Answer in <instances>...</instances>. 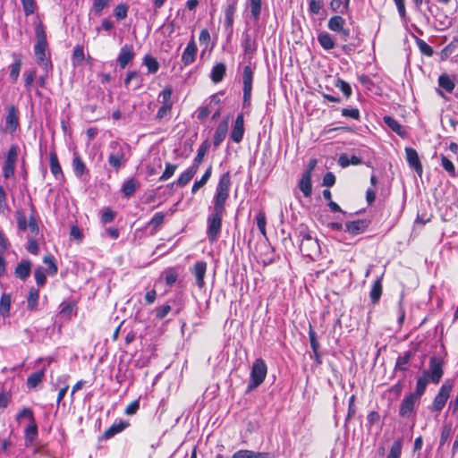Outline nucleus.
Returning a JSON list of instances; mask_svg holds the SVG:
<instances>
[{
	"instance_id": "obj_10",
	"label": "nucleus",
	"mask_w": 458,
	"mask_h": 458,
	"mask_svg": "<svg viewBox=\"0 0 458 458\" xmlns=\"http://www.w3.org/2000/svg\"><path fill=\"white\" fill-rule=\"evenodd\" d=\"M20 127V111L17 106L11 105L7 107L4 118V131L13 134Z\"/></svg>"
},
{
	"instance_id": "obj_49",
	"label": "nucleus",
	"mask_w": 458,
	"mask_h": 458,
	"mask_svg": "<svg viewBox=\"0 0 458 458\" xmlns=\"http://www.w3.org/2000/svg\"><path fill=\"white\" fill-rule=\"evenodd\" d=\"M251 16L255 21L259 20L261 13V0H250Z\"/></svg>"
},
{
	"instance_id": "obj_39",
	"label": "nucleus",
	"mask_w": 458,
	"mask_h": 458,
	"mask_svg": "<svg viewBox=\"0 0 458 458\" xmlns=\"http://www.w3.org/2000/svg\"><path fill=\"white\" fill-rule=\"evenodd\" d=\"M431 383V381L427 378L423 374L418 377L416 383V390L411 394H416L417 398H420V396L425 393L427 386Z\"/></svg>"
},
{
	"instance_id": "obj_46",
	"label": "nucleus",
	"mask_w": 458,
	"mask_h": 458,
	"mask_svg": "<svg viewBox=\"0 0 458 458\" xmlns=\"http://www.w3.org/2000/svg\"><path fill=\"white\" fill-rule=\"evenodd\" d=\"M11 307V296L4 293L0 299V314L4 317L8 316Z\"/></svg>"
},
{
	"instance_id": "obj_43",
	"label": "nucleus",
	"mask_w": 458,
	"mask_h": 458,
	"mask_svg": "<svg viewBox=\"0 0 458 458\" xmlns=\"http://www.w3.org/2000/svg\"><path fill=\"white\" fill-rule=\"evenodd\" d=\"M211 172H212V168H211V166H209L206 170V172L204 173L202 177L199 180L195 181V182L193 183L192 188H191V192L193 194H195L201 187H203L207 183V182L208 181V179L211 176Z\"/></svg>"
},
{
	"instance_id": "obj_15",
	"label": "nucleus",
	"mask_w": 458,
	"mask_h": 458,
	"mask_svg": "<svg viewBox=\"0 0 458 458\" xmlns=\"http://www.w3.org/2000/svg\"><path fill=\"white\" fill-rule=\"evenodd\" d=\"M198 53V47L192 36L190 42L187 44L182 55V63L184 66H189L195 62Z\"/></svg>"
},
{
	"instance_id": "obj_33",
	"label": "nucleus",
	"mask_w": 458,
	"mask_h": 458,
	"mask_svg": "<svg viewBox=\"0 0 458 458\" xmlns=\"http://www.w3.org/2000/svg\"><path fill=\"white\" fill-rule=\"evenodd\" d=\"M196 173L197 170L195 169V167L190 166L179 176V178L174 183H176L178 187H184L190 182V181L193 178Z\"/></svg>"
},
{
	"instance_id": "obj_48",
	"label": "nucleus",
	"mask_w": 458,
	"mask_h": 458,
	"mask_svg": "<svg viewBox=\"0 0 458 458\" xmlns=\"http://www.w3.org/2000/svg\"><path fill=\"white\" fill-rule=\"evenodd\" d=\"M11 208L7 203V196L4 191V189L2 185H0V214L5 215L9 213Z\"/></svg>"
},
{
	"instance_id": "obj_5",
	"label": "nucleus",
	"mask_w": 458,
	"mask_h": 458,
	"mask_svg": "<svg viewBox=\"0 0 458 458\" xmlns=\"http://www.w3.org/2000/svg\"><path fill=\"white\" fill-rule=\"evenodd\" d=\"M267 373V367L264 360L261 358L255 360L252 364L247 392L259 387L264 382Z\"/></svg>"
},
{
	"instance_id": "obj_6",
	"label": "nucleus",
	"mask_w": 458,
	"mask_h": 458,
	"mask_svg": "<svg viewBox=\"0 0 458 458\" xmlns=\"http://www.w3.org/2000/svg\"><path fill=\"white\" fill-rule=\"evenodd\" d=\"M224 215L211 211L207 218V236L210 243L216 242L220 236Z\"/></svg>"
},
{
	"instance_id": "obj_2",
	"label": "nucleus",
	"mask_w": 458,
	"mask_h": 458,
	"mask_svg": "<svg viewBox=\"0 0 458 458\" xmlns=\"http://www.w3.org/2000/svg\"><path fill=\"white\" fill-rule=\"evenodd\" d=\"M35 35L37 42L34 47V54L38 64L47 73L52 70V64L46 56L47 47V33L42 22H38L35 27Z\"/></svg>"
},
{
	"instance_id": "obj_17",
	"label": "nucleus",
	"mask_w": 458,
	"mask_h": 458,
	"mask_svg": "<svg viewBox=\"0 0 458 458\" xmlns=\"http://www.w3.org/2000/svg\"><path fill=\"white\" fill-rule=\"evenodd\" d=\"M419 398L416 397V394H410L402 401L400 405L399 414L401 417L408 418L411 415L416 402Z\"/></svg>"
},
{
	"instance_id": "obj_34",
	"label": "nucleus",
	"mask_w": 458,
	"mask_h": 458,
	"mask_svg": "<svg viewBox=\"0 0 458 458\" xmlns=\"http://www.w3.org/2000/svg\"><path fill=\"white\" fill-rule=\"evenodd\" d=\"M44 377V369L30 374L27 378V386L29 388H36L42 382Z\"/></svg>"
},
{
	"instance_id": "obj_9",
	"label": "nucleus",
	"mask_w": 458,
	"mask_h": 458,
	"mask_svg": "<svg viewBox=\"0 0 458 458\" xmlns=\"http://www.w3.org/2000/svg\"><path fill=\"white\" fill-rule=\"evenodd\" d=\"M253 70L250 65L243 68L242 72V85H243V107L250 106L252 82H253Z\"/></svg>"
},
{
	"instance_id": "obj_37",
	"label": "nucleus",
	"mask_w": 458,
	"mask_h": 458,
	"mask_svg": "<svg viewBox=\"0 0 458 458\" xmlns=\"http://www.w3.org/2000/svg\"><path fill=\"white\" fill-rule=\"evenodd\" d=\"M361 163H362V160L354 155L349 157L346 154H342L338 158L339 165L344 168L349 166L350 165H360Z\"/></svg>"
},
{
	"instance_id": "obj_36",
	"label": "nucleus",
	"mask_w": 458,
	"mask_h": 458,
	"mask_svg": "<svg viewBox=\"0 0 458 458\" xmlns=\"http://www.w3.org/2000/svg\"><path fill=\"white\" fill-rule=\"evenodd\" d=\"M382 295V278H377L372 284L369 297L373 303H377Z\"/></svg>"
},
{
	"instance_id": "obj_24",
	"label": "nucleus",
	"mask_w": 458,
	"mask_h": 458,
	"mask_svg": "<svg viewBox=\"0 0 458 458\" xmlns=\"http://www.w3.org/2000/svg\"><path fill=\"white\" fill-rule=\"evenodd\" d=\"M238 0H227V4L225 9V26L226 28H232L233 25V16L236 11Z\"/></svg>"
},
{
	"instance_id": "obj_16",
	"label": "nucleus",
	"mask_w": 458,
	"mask_h": 458,
	"mask_svg": "<svg viewBox=\"0 0 458 458\" xmlns=\"http://www.w3.org/2000/svg\"><path fill=\"white\" fill-rule=\"evenodd\" d=\"M207 267L208 265L205 261H198L193 265L191 272L195 277L196 284L199 289L204 288L206 284L204 278L206 276Z\"/></svg>"
},
{
	"instance_id": "obj_25",
	"label": "nucleus",
	"mask_w": 458,
	"mask_h": 458,
	"mask_svg": "<svg viewBox=\"0 0 458 458\" xmlns=\"http://www.w3.org/2000/svg\"><path fill=\"white\" fill-rule=\"evenodd\" d=\"M299 188L305 197H310L312 193V183L310 171H306L300 180Z\"/></svg>"
},
{
	"instance_id": "obj_38",
	"label": "nucleus",
	"mask_w": 458,
	"mask_h": 458,
	"mask_svg": "<svg viewBox=\"0 0 458 458\" xmlns=\"http://www.w3.org/2000/svg\"><path fill=\"white\" fill-rule=\"evenodd\" d=\"M318 41L325 50H330L335 47V40L331 35L327 32L319 33Z\"/></svg>"
},
{
	"instance_id": "obj_51",
	"label": "nucleus",
	"mask_w": 458,
	"mask_h": 458,
	"mask_svg": "<svg viewBox=\"0 0 458 458\" xmlns=\"http://www.w3.org/2000/svg\"><path fill=\"white\" fill-rule=\"evenodd\" d=\"M173 89L171 87H165L159 94V98H162L163 105L173 106V101L171 100Z\"/></svg>"
},
{
	"instance_id": "obj_4",
	"label": "nucleus",
	"mask_w": 458,
	"mask_h": 458,
	"mask_svg": "<svg viewBox=\"0 0 458 458\" xmlns=\"http://www.w3.org/2000/svg\"><path fill=\"white\" fill-rule=\"evenodd\" d=\"M19 155L20 147L17 144H12L4 156L2 166L3 177L5 180H9L14 177L15 167L18 162Z\"/></svg>"
},
{
	"instance_id": "obj_27",
	"label": "nucleus",
	"mask_w": 458,
	"mask_h": 458,
	"mask_svg": "<svg viewBox=\"0 0 458 458\" xmlns=\"http://www.w3.org/2000/svg\"><path fill=\"white\" fill-rule=\"evenodd\" d=\"M140 182L137 179L131 177L123 183L122 191L126 198H131L134 195L136 190L139 188Z\"/></svg>"
},
{
	"instance_id": "obj_3",
	"label": "nucleus",
	"mask_w": 458,
	"mask_h": 458,
	"mask_svg": "<svg viewBox=\"0 0 458 458\" xmlns=\"http://www.w3.org/2000/svg\"><path fill=\"white\" fill-rule=\"evenodd\" d=\"M230 186L231 176L229 172H227L220 176L216 188V193L212 200L213 212L225 214V202L229 197Z\"/></svg>"
},
{
	"instance_id": "obj_21",
	"label": "nucleus",
	"mask_w": 458,
	"mask_h": 458,
	"mask_svg": "<svg viewBox=\"0 0 458 458\" xmlns=\"http://www.w3.org/2000/svg\"><path fill=\"white\" fill-rule=\"evenodd\" d=\"M369 222L366 219H358L345 224L346 232L356 235L362 233L369 227Z\"/></svg>"
},
{
	"instance_id": "obj_45",
	"label": "nucleus",
	"mask_w": 458,
	"mask_h": 458,
	"mask_svg": "<svg viewBox=\"0 0 458 458\" xmlns=\"http://www.w3.org/2000/svg\"><path fill=\"white\" fill-rule=\"evenodd\" d=\"M39 292L38 290L32 288L29 293V296L27 299L28 309L30 310H34L37 309L38 303Z\"/></svg>"
},
{
	"instance_id": "obj_57",
	"label": "nucleus",
	"mask_w": 458,
	"mask_h": 458,
	"mask_svg": "<svg viewBox=\"0 0 458 458\" xmlns=\"http://www.w3.org/2000/svg\"><path fill=\"white\" fill-rule=\"evenodd\" d=\"M34 276L37 284L40 287L44 286L47 280L45 269L41 267H37L34 272Z\"/></svg>"
},
{
	"instance_id": "obj_41",
	"label": "nucleus",
	"mask_w": 458,
	"mask_h": 458,
	"mask_svg": "<svg viewBox=\"0 0 458 458\" xmlns=\"http://www.w3.org/2000/svg\"><path fill=\"white\" fill-rule=\"evenodd\" d=\"M143 64L148 68L149 73H156L159 70V63L157 59L149 55H146L143 58Z\"/></svg>"
},
{
	"instance_id": "obj_13",
	"label": "nucleus",
	"mask_w": 458,
	"mask_h": 458,
	"mask_svg": "<svg viewBox=\"0 0 458 458\" xmlns=\"http://www.w3.org/2000/svg\"><path fill=\"white\" fill-rule=\"evenodd\" d=\"M452 390V386L447 384L442 385L439 389L438 394L436 395L433 402V410L436 411H440L446 403V401L449 398L450 393Z\"/></svg>"
},
{
	"instance_id": "obj_1",
	"label": "nucleus",
	"mask_w": 458,
	"mask_h": 458,
	"mask_svg": "<svg viewBox=\"0 0 458 458\" xmlns=\"http://www.w3.org/2000/svg\"><path fill=\"white\" fill-rule=\"evenodd\" d=\"M295 233L300 241V250L304 256L314 259L320 253V246L317 238L306 225H300L296 228Z\"/></svg>"
},
{
	"instance_id": "obj_50",
	"label": "nucleus",
	"mask_w": 458,
	"mask_h": 458,
	"mask_svg": "<svg viewBox=\"0 0 458 458\" xmlns=\"http://www.w3.org/2000/svg\"><path fill=\"white\" fill-rule=\"evenodd\" d=\"M129 7L125 4H119L114 10V14L118 21L127 17Z\"/></svg>"
},
{
	"instance_id": "obj_18",
	"label": "nucleus",
	"mask_w": 458,
	"mask_h": 458,
	"mask_svg": "<svg viewBox=\"0 0 458 458\" xmlns=\"http://www.w3.org/2000/svg\"><path fill=\"white\" fill-rule=\"evenodd\" d=\"M405 152H406V160H407L409 165L412 169H414V171L419 175H421L423 168H422V165L420 161L417 151L414 148H406Z\"/></svg>"
},
{
	"instance_id": "obj_23",
	"label": "nucleus",
	"mask_w": 458,
	"mask_h": 458,
	"mask_svg": "<svg viewBox=\"0 0 458 458\" xmlns=\"http://www.w3.org/2000/svg\"><path fill=\"white\" fill-rule=\"evenodd\" d=\"M49 165L51 173L56 180H63L64 178L57 155L55 151L49 153Z\"/></svg>"
},
{
	"instance_id": "obj_60",
	"label": "nucleus",
	"mask_w": 458,
	"mask_h": 458,
	"mask_svg": "<svg viewBox=\"0 0 458 458\" xmlns=\"http://www.w3.org/2000/svg\"><path fill=\"white\" fill-rule=\"evenodd\" d=\"M441 165L444 169L451 175L455 176V168L453 162L445 156L441 157Z\"/></svg>"
},
{
	"instance_id": "obj_56",
	"label": "nucleus",
	"mask_w": 458,
	"mask_h": 458,
	"mask_svg": "<svg viewBox=\"0 0 458 458\" xmlns=\"http://www.w3.org/2000/svg\"><path fill=\"white\" fill-rule=\"evenodd\" d=\"M416 43H417V46H418L420 51L421 52V54H423L424 55H427V56L433 55V53H434L433 48L428 43H426L423 39L418 38Z\"/></svg>"
},
{
	"instance_id": "obj_11",
	"label": "nucleus",
	"mask_w": 458,
	"mask_h": 458,
	"mask_svg": "<svg viewBox=\"0 0 458 458\" xmlns=\"http://www.w3.org/2000/svg\"><path fill=\"white\" fill-rule=\"evenodd\" d=\"M344 25L345 20L340 15L332 16L327 22L328 29L338 33L341 39L346 42L350 36V30L345 28Z\"/></svg>"
},
{
	"instance_id": "obj_12",
	"label": "nucleus",
	"mask_w": 458,
	"mask_h": 458,
	"mask_svg": "<svg viewBox=\"0 0 458 458\" xmlns=\"http://www.w3.org/2000/svg\"><path fill=\"white\" fill-rule=\"evenodd\" d=\"M135 52L132 45L125 44L120 49L117 63L121 69H124L134 58Z\"/></svg>"
},
{
	"instance_id": "obj_28",
	"label": "nucleus",
	"mask_w": 458,
	"mask_h": 458,
	"mask_svg": "<svg viewBox=\"0 0 458 458\" xmlns=\"http://www.w3.org/2000/svg\"><path fill=\"white\" fill-rule=\"evenodd\" d=\"M13 57H14V61L9 66V68H10L9 78L12 81V82H16L19 78V75H20L22 63H21V55L13 54Z\"/></svg>"
},
{
	"instance_id": "obj_7",
	"label": "nucleus",
	"mask_w": 458,
	"mask_h": 458,
	"mask_svg": "<svg viewBox=\"0 0 458 458\" xmlns=\"http://www.w3.org/2000/svg\"><path fill=\"white\" fill-rule=\"evenodd\" d=\"M444 360L439 356H432L429 359L428 369L423 370L422 374L428 378L432 384H438L444 375Z\"/></svg>"
},
{
	"instance_id": "obj_14",
	"label": "nucleus",
	"mask_w": 458,
	"mask_h": 458,
	"mask_svg": "<svg viewBox=\"0 0 458 458\" xmlns=\"http://www.w3.org/2000/svg\"><path fill=\"white\" fill-rule=\"evenodd\" d=\"M245 128H244V116L243 114H239L233 123L230 139L235 142L240 143L242 140L244 135Z\"/></svg>"
},
{
	"instance_id": "obj_35",
	"label": "nucleus",
	"mask_w": 458,
	"mask_h": 458,
	"mask_svg": "<svg viewBox=\"0 0 458 458\" xmlns=\"http://www.w3.org/2000/svg\"><path fill=\"white\" fill-rule=\"evenodd\" d=\"M384 122L393 131L402 137L405 136V130L394 118L386 115L384 117Z\"/></svg>"
},
{
	"instance_id": "obj_55",
	"label": "nucleus",
	"mask_w": 458,
	"mask_h": 458,
	"mask_svg": "<svg viewBox=\"0 0 458 458\" xmlns=\"http://www.w3.org/2000/svg\"><path fill=\"white\" fill-rule=\"evenodd\" d=\"M176 169H177L176 165H174L171 163H166L165 169L163 174L160 176L159 181L165 182V181L168 180L169 178H171L174 175Z\"/></svg>"
},
{
	"instance_id": "obj_42",
	"label": "nucleus",
	"mask_w": 458,
	"mask_h": 458,
	"mask_svg": "<svg viewBox=\"0 0 458 458\" xmlns=\"http://www.w3.org/2000/svg\"><path fill=\"white\" fill-rule=\"evenodd\" d=\"M411 358V352H406L403 356H399L396 360L394 370L395 371H406L407 368L405 367L406 364L409 363L410 360Z\"/></svg>"
},
{
	"instance_id": "obj_63",
	"label": "nucleus",
	"mask_w": 458,
	"mask_h": 458,
	"mask_svg": "<svg viewBox=\"0 0 458 458\" xmlns=\"http://www.w3.org/2000/svg\"><path fill=\"white\" fill-rule=\"evenodd\" d=\"M164 219L165 214L162 212H157L154 215V216L151 218L148 225H152L154 227V230L157 231V229L164 223Z\"/></svg>"
},
{
	"instance_id": "obj_26",
	"label": "nucleus",
	"mask_w": 458,
	"mask_h": 458,
	"mask_svg": "<svg viewBox=\"0 0 458 458\" xmlns=\"http://www.w3.org/2000/svg\"><path fill=\"white\" fill-rule=\"evenodd\" d=\"M31 271V262L30 260L23 259L21 260L15 268V276L21 279H27Z\"/></svg>"
},
{
	"instance_id": "obj_8",
	"label": "nucleus",
	"mask_w": 458,
	"mask_h": 458,
	"mask_svg": "<svg viewBox=\"0 0 458 458\" xmlns=\"http://www.w3.org/2000/svg\"><path fill=\"white\" fill-rule=\"evenodd\" d=\"M109 147L112 151L108 156V163L115 170H118L126 162L123 147L118 141H111Z\"/></svg>"
},
{
	"instance_id": "obj_20",
	"label": "nucleus",
	"mask_w": 458,
	"mask_h": 458,
	"mask_svg": "<svg viewBox=\"0 0 458 458\" xmlns=\"http://www.w3.org/2000/svg\"><path fill=\"white\" fill-rule=\"evenodd\" d=\"M434 18L437 30H445L452 26V19L439 7H437Z\"/></svg>"
},
{
	"instance_id": "obj_29",
	"label": "nucleus",
	"mask_w": 458,
	"mask_h": 458,
	"mask_svg": "<svg viewBox=\"0 0 458 458\" xmlns=\"http://www.w3.org/2000/svg\"><path fill=\"white\" fill-rule=\"evenodd\" d=\"M72 169L76 176L81 177L88 172L87 167L81 157L77 152L73 153Z\"/></svg>"
},
{
	"instance_id": "obj_40",
	"label": "nucleus",
	"mask_w": 458,
	"mask_h": 458,
	"mask_svg": "<svg viewBox=\"0 0 458 458\" xmlns=\"http://www.w3.org/2000/svg\"><path fill=\"white\" fill-rule=\"evenodd\" d=\"M438 85L445 91L451 93L454 89V82L449 75L444 73L438 78Z\"/></svg>"
},
{
	"instance_id": "obj_59",
	"label": "nucleus",
	"mask_w": 458,
	"mask_h": 458,
	"mask_svg": "<svg viewBox=\"0 0 458 458\" xmlns=\"http://www.w3.org/2000/svg\"><path fill=\"white\" fill-rule=\"evenodd\" d=\"M28 229L30 230L29 235H33V238H36L38 234L39 229L38 221L35 216L31 215L29 218Z\"/></svg>"
},
{
	"instance_id": "obj_64",
	"label": "nucleus",
	"mask_w": 458,
	"mask_h": 458,
	"mask_svg": "<svg viewBox=\"0 0 458 458\" xmlns=\"http://www.w3.org/2000/svg\"><path fill=\"white\" fill-rule=\"evenodd\" d=\"M255 453L251 450L242 449L235 452L231 458H254Z\"/></svg>"
},
{
	"instance_id": "obj_53",
	"label": "nucleus",
	"mask_w": 458,
	"mask_h": 458,
	"mask_svg": "<svg viewBox=\"0 0 458 458\" xmlns=\"http://www.w3.org/2000/svg\"><path fill=\"white\" fill-rule=\"evenodd\" d=\"M21 3L26 16L31 15L35 13L37 8L35 0H21Z\"/></svg>"
},
{
	"instance_id": "obj_32",
	"label": "nucleus",
	"mask_w": 458,
	"mask_h": 458,
	"mask_svg": "<svg viewBox=\"0 0 458 458\" xmlns=\"http://www.w3.org/2000/svg\"><path fill=\"white\" fill-rule=\"evenodd\" d=\"M225 72H226V67H225V64H223V63L216 64L211 70V73H210L211 81L215 83L220 82L223 80V78L225 74Z\"/></svg>"
},
{
	"instance_id": "obj_31",
	"label": "nucleus",
	"mask_w": 458,
	"mask_h": 458,
	"mask_svg": "<svg viewBox=\"0 0 458 458\" xmlns=\"http://www.w3.org/2000/svg\"><path fill=\"white\" fill-rule=\"evenodd\" d=\"M128 426H129V423L126 421H123V420H121L118 423H114L110 428H108L104 432V438L109 439V438L113 437L116 434L124 430Z\"/></svg>"
},
{
	"instance_id": "obj_52",
	"label": "nucleus",
	"mask_w": 458,
	"mask_h": 458,
	"mask_svg": "<svg viewBox=\"0 0 458 458\" xmlns=\"http://www.w3.org/2000/svg\"><path fill=\"white\" fill-rule=\"evenodd\" d=\"M17 226L21 232H25L28 229L29 221L22 211L16 212Z\"/></svg>"
},
{
	"instance_id": "obj_30",
	"label": "nucleus",
	"mask_w": 458,
	"mask_h": 458,
	"mask_svg": "<svg viewBox=\"0 0 458 458\" xmlns=\"http://www.w3.org/2000/svg\"><path fill=\"white\" fill-rule=\"evenodd\" d=\"M209 147L210 144L208 140H205L201 143L198 149L197 155L193 159V164L191 167H195V169L198 171L199 165L202 163L205 155L209 149Z\"/></svg>"
},
{
	"instance_id": "obj_62",
	"label": "nucleus",
	"mask_w": 458,
	"mask_h": 458,
	"mask_svg": "<svg viewBox=\"0 0 458 458\" xmlns=\"http://www.w3.org/2000/svg\"><path fill=\"white\" fill-rule=\"evenodd\" d=\"M43 262L47 265V270L50 275H55L57 273L58 268L55 262V258L52 255L44 257Z\"/></svg>"
},
{
	"instance_id": "obj_54",
	"label": "nucleus",
	"mask_w": 458,
	"mask_h": 458,
	"mask_svg": "<svg viewBox=\"0 0 458 458\" xmlns=\"http://www.w3.org/2000/svg\"><path fill=\"white\" fill-rule=\"evenodd\" d=\"M335 85L336 88H339L341 89V91L346 98L351 97L352 91L348 82H346L344 80L337 79Z\"/></svg>"
},
{
	"instance_id": "obj_44",
	"label": "nucleus",
	"mask_w": 458,
	"mask_h": 458,
	"mask_svg": "<svg viewBox=\"0 0 458 458\" xmlns=\"http://www.w3.org/2000/svg\"><path fill=\"white\" fill-rule=\"evenodd\" d=\"M403 449V440L398 438L394 441L386 458H400Z\"/></svg>"
},
{
	"instance_id": "obj_19",
	"label": "nucleus",
	"mask_w": 458,
	"mask_h": 458,
	"mask_svg": "<svg viewBox=\"0 0 458 458\" xmlns=\"http://www.w3.org/2000/svg\"><path fill=\"white\" fill-rule=\"evenodd\" d=\"M242 47L243 48L245 55L251 58L258 49V43L254 38L249 33H243Z\"/></svg>"
},
{
	"instance_id": "obj_47",
	"label": "nucleus",
	"mask_w": 458,
	"mask_h": 458,
	"mask_svg": "<svg viewBox=\"0 0 458 458\" xmlns=\"http://www.w3.org/2000/svg\"><path fill=\"white\" fill-rule=\"evenodd\" d=\"M38 435V427L35 420L30 421V424L25 430V439L27 443L31 444Z\"/></svg>"
},
{
	"instance_id": "obj_58",
	"label": "nucleus",
	"mask_w": 458,
	"mask_h": 458,
	"mask_svg": "<svg viewBox=\"0 0 458 458\" xmlns=\"http://www.w3.org/2000/svg\"><path fill=\"white\" fill-rule=\"evenodd\" d=\"M256 222H257V226H258L259 230L260 231L262 235L266 237L267 236V231H266L267 221H266V216H265L264 212H259L256 216Z\"/></svg>"
},
{
	"instance_id": "obj_61",
	"label": "nucleus",
	"mask_w": 458,
	"mask_h": 458,
	"mask_svg": "<svg viewBox=\"0 0 458 458\" xmlns=\"http://www.w3.org/2000/svg\"><path fill=\"white\" fill-rule=\"evenodd\" d=\"M115 217V212L113 211L110 208H106L102 210L101 213V222L103 224L111 223Z\"/></svg>"
},
{
	"instance_id": "obj_22",
	"label": "nucleus",
	"mask_w": 458,
	"mask_h": 458,
	"mask_svg": "<svg viewBox=\"0 0 458 458\" xmlns=\"http://www.w3.org/2000/svg\"><path fill=\"white\" fill-rule=\"evenodd\" d=\"M228 132V121L223 120L216 129L213 138V144L217 148L225 139Z\"/></svg>"
}]
</instances>
